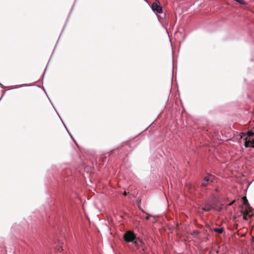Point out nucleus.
Masks as SVG:
<instances>
[{
    "instance_id": "nucleus-1",
    "label": "nucleus",
    "mask_w": 254,
    "mask_h": 254,
    "mask_svg": "<svg viewBox=\"0 0 254 254\" xmlns=\"http://www.w3.org/2000/svg\"><path fill=\"white\" fill-rule=\"evenodd\" d=\"M62 202L59 199H53L48 201L45 205V211L48 217L47 222L49 229H52V233L57 234L61 228V212Z\"/></svg>"
},
{
    "instance_id": "nucleus-2",
    "label": "nucleus",
    "mask_w": 254,
    "mask_h": 254,
    "mask_svg": "<svg viewBox=\"0 0 254 254\" xmlns=\"http://www.w3.org/2000/svg\"><path fill=\"white\" fill-rule=\"evenodd\" d=\"M123 239L125 242L131 243L135 248L140 251H145V243L136 234L131 230L125 232L123 235Z\"/></svg>"
},
{
    "instance_id": "nucleus-3",
    "label": "nucleus",
    "mask_w": 254,
    "mask_h": 254,
    "mask_svg": "<svg viewBox=\"0 0 254 254\" xmlns=\"http://www.w3.org/2000/svg\"><path fill=\"white\" fill-rule=\"evenodd\" d=\"M212 200H206L203 203V206L201 207V210L205 212H209L211 210H216L221 211L223 204L219 200V195L214 193L211 194Z\"/></svg>"
},
{
    "instance_id": "nucleus-4",
    "label": "nucleus",
    "mask_w": 254,
    "mask_h": 254,
    "mask_svg": "<svg viewBox=\"0 0 254 254\" xmlns=\"http://www.w3.org/2000/svg\"><path fill=\"white\" fill-rule=\"evenodd\" d=\"M53 177L54 181H52L54 184L56 183H59L64 180L63 176L67 174L68 170H64V168H62L60 165H53L52 166Z\"/></svg>"
},
{
    "instance_id": "nucleus-5",
    "label": "nucleus",
    "mask_w": 254,
    "mask_h": 254,
    "mask_svg": "<svg viewBox=\"0 0 254 254\" xmlns=\"http://www.w3.org/2000/svg\"><path fill=\"white\" fill-rule=\"evenodd\" d=\"M163 157L159 152H155L150 160L151 170L153 171L158 169L161 165V159Z\"/></svg>"
},
{
    "instance_id": "nucleus-6",
    "label": "nucleus",
    "mask_w": 254,
    "mask_h": 254,
    "mask_svg": "<svg viewBox=\"0 0 254 254\" xmlns=\"http://www.w3.org/2000/svg\"><path fill=\"white\" fill-rule=\"evenodd\" d=\"M240 137V138L243 139L244 141L247 140V139L254 137V131L249 130L246 132H241Z\"/></svg>"
},
{
    "instance_id": "nucleus-7",
    "label": "nucleus",
    "mask_w": 254,
    "mask_h": 254,
    "mask_svg": "<svg viewBox=\"0 0 254 254\" xmlns=\"http://www.w3.org/2000/svg\"><path fill=\"white\" fill-rule=\"evenodd\" d=\"M214 180L209 179L208 177H204L201 183L200 186L202 188H206L208 185L213 183Z\"/></svg>"
},
{
    "instance_id": "nucleus-8",
    "label": "nucleus",
    "mask_w": 254,
    "mask_h": 254,
    "mask_svg": "<svg viewBox=\"0 0 254 254\" xmlns=\"http://www.w3.org/2000/svg\"><path fill=\"white\" fill-rule=\"evenodd\" d=\"M151 7L154 12H155L157 13H161L163 12L162 7L156 2H153Z\"/></svg>"
},
{
    "instance_id": "nucleus-9",
    "label": "nucleus",
    "mask_w": 254,
    "mask_h": 254,
    "mask_svg": "<svg viewBox=\"0 0 254 254\" xmlns=\"http://www.w3.org/2000/svg\"><path fill=\"white\" fill-rule=\"evenodd\" d=\"M244 145L246 148L251 147L254 148V137L244 141Z\"/></svg>"
},
{
    "instance_id": "nucleus-10",
    "label": "nucleus",
    "mask_w": 254,
    "mask_h": 254,
    "mask_svg": "<svg viewBox=\"0 0 254 254\" xmlns=\"http://www.w3.org/2000/svg\"><path fill=\"white\" fill-rule=\"evenodd\" d=\"M32 86H35V84H23L18 85H17V86H11V87L10 88H9L8 90H11V89H17V88H21V87H23Z\"/></svg>"
},
{
    "instance_id": "nucleus-11",
    "label": "nucleus",
    "mask_w": 254,
    "mask_h": 254,
    "mask_svg": "<svg viewBox=\"0 0 254 254\" xmlns=\"http://www.w3.org/2000/svg\"><path fill=\"white\" fill-rule=\"evenodd\" d=\"M212 231L220 234L224 232V229L222 227H217L213 228Z\"/></svg>"
},
{
    "instance_id": "nucleus-12",
    "label": "nucleus",
    "mask_w": 254,
    "mask_h": 254,
    "mask_svg": "<svg viewBox=\"0 0 254 254\" xmlns=\"http://www.w3.org/2000/svg\"><path fill=\"white\" fill-rule=\"evenodd\" d=\"M241 213L243 214V219L245 220H248V216L249 217H251L252 216L250 215H249L247 213H245L243 211H241Z\"/></svg>"
},
{
    "instance_id": "nucleus-13",
    "label": "nucleus",
    "mask_w": 254,
    "mask_h": 254,
    "mask_svg": "<svg viewBox=\"0 0 254 254\" xmlns=\"http://www.w3.org/2000/svg\"><path fill=\"white\" fill-rule=\"evenodd\" d=\"M205 177H208L209 179H211L214 180L215 179V177L214 175L210 174V173H207L206 176Z\"/></svg>"
},
{
    "instance_id": "nucleus-14",
    "label": "nucleus",
    "mask_w": 254,
    "mask_h": 254,
    "mask_svg": "<svg viewBox=\"0 0 254 254\" xmlns=\"http://www.w3.org/2000/svg\"><path fill=\"white\" fill-rule=\"evenodd\" d=\"M42 88H43V90H44V92H45V93L46 94L47 96H48V99H49V100L50 102V103H51V104H52V106L53 107V108H55V106H54V104H53V102H52V101L51 100V99H50V98L49 97V96H48V94H47V92H46V90H45V89L44 87L43 86V87H42Z\"/></svg>"
},
{
    "instance_id": "nucleus-15",
    "label": "nucleus",
    "mask_w": 254,
    "mask_h": 254,
    "mask_svg": "<svg viewBox=\"0 0 254 254\" xmlns=\"http://www.w3.org/2000/svg\"><path fill=\"white\" fill-rule=\"evenodd\" d=\"M235 0L241 4H245L246 3L244 0Z\"/></svg>"
},
{
    "instance_id": "nucleus-16",
    "label": "nucleus",
    "mask_w": 254,
    "mask_h": 254,
    "mask_svg": "<svg viewBox=\"0 0 254 254\" xmlns=\"http://www.w3.org/2000/svg\"><path fill=\"white\" fill-rule=\"evenodd\" d=\"M61 121L62 122L64 127L65 128V129H66V130L68 132H69V130L68 129V128H67L66 125H65L64 123V122L63 120H62V118H61Z\"/></svg>"
},
{
    "instance_id": "nucleus-17",
    "label": "nucleus",
    "mask_w": 254,
    "mask_h": 254,
    "mask_svg": "<svg viewBox=\"0 0 254 254\" xmlns=\"http://www.w3.org/2000/svg\"><path fill=\"white\" fill-rule=\"evenodd\" d=\"M150 217H152V215H147L145 218V219L146 220H148L149 219H150Z\"/></svg>"
},
{
    "instance_id": "nucleus-18",
    "label": "nucleus",
    "mask_w": 254,
    "mask_h": 254,
    "mask_svg": "<svg viewBox=\"0 0 254 254\" xmlns=\"http://www.w3.org/2000/svg\"><path fill=\"white\" fill-rule=\"evenodd\" d=\"M7 91V90H4L2 94V96H1L0 98V101L1 100V99H2V98L3 97V96H4L5 93L6 92V91Z\"/></svg>"
},
{
    "instance_id": "nucleus-19",
    "label": "nucleus",
    "mask_w": 254,
    "mask_h": 254,
    "mask_svg": "<svg viewBox=\"0 0 254 254\" xmlns=\"http://www.w3.org/2000/svg\"><path fill=\"white\" fill-rule=\"evenodd\" d=\"M56 111V112L57 113V115H58V116L59 117V118L61 119V117L60 115V114H59L58 112L57 111V110H56V108L55 107V108H54Z\"/></svg>"
},
{
    "instance_id": "nucleus-20",
    "label": "nucleus",
    "mask_w": 254,
    "mask_h": 254,
    "mask_svg": "<svg viewBox=\"0 0 254 254\" xmlns=\"http://www.w3.org/2000/svg\"><path fill=\"white\" fill-rule=\"evenodd\" d=\"M214 191L217 192V193H219L220 191L218 189V188H216L215 190H214Z\"/></svg>"
},
{
    "instance_id": "nucleus-21",
    "label": "nucleus",
    "mask_w": 254,
    "mask_h": 254,
    "mask_svg": "<svg viewBox=\"0 0 254 254\" xmlns=\"http://www.w3.org/2000/svg\"><path fill=\"white\" fill-rule=\"evenodd\" d=\"M69 134L70 135V137H71V138L75 142H76L75 140H74L73 137L72 136V135L71 134V133H70V132L69 131L68 132Z\"/></svg>"
},
{
    "instance_id": "nucleus-22",
    "label": "nucleus",
    "mask_w": 254,
    "mask_h": 254,
    "mask_svg": "<svg viewBox=\"0 0 254 254\" xmlns=\"http://www.w3.org/2000/svg\"><path fill=\"white\" fill-rule=\"evenodd\" d=\"M252 241L254 242V236L252 237Z\"/></svg>"
},
{
    "instance_id": "nucleus-23",
    "label": "nucleus",
    "mask_w": 254,
    "mask_h": 254,
    "mask_svg": "<svg viewBox=\"0 0 254 254\" xmlns=\"http://www.w3.org/2000/svg\"><path fill=\"white\" fill-rule=\"evenodd\" d=\"M194 233H197V234H198L199 232H198V231H195L194 232Z\"/></svg>"
},
{
    "instance_id": "nucleus-24",
    "label": "nucleus",
    "mask_w": 254,
    "mask_h": 254,
    "mask_svg": "<svg viewBox=\"0 0 254 254\" xmlns=\"http://www.w3.org/2000/svg\"><path fill=\"white\" fill-rule=\"evenodd\" d=\"M173 80H171V85H172V83H173Z\"/></svg>"
},
{
    "instance_id": "nucleus-25",
    "label": "nucleus",
    "mask_w": 254,
    "mask_h": 254,
    "mask_svg": "<svg viewBox=\"0 0 254 254\" xmlns=\"http://www.w3.org/2000/svg\"><path fill=\"white\" fill-rule=\"evenodd\" d=\"M0 85L1 86H2V88H3V85H2L0 83Z\"/></svg>"
}]
</instances>
